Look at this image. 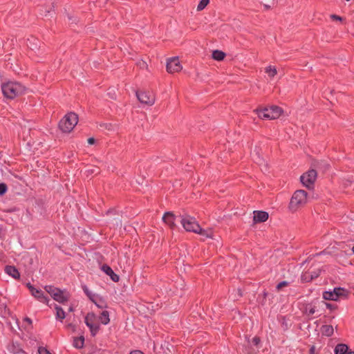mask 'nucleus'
Here are the masks:
<instances>
[{"mask_svg": "<svg viewBox=\"0 0 354 354\" xmlns=\"http://www.w3.org/2000/svg\"><path fill=\"white\" fill-rule=\"evenodd\" d=\"M95 318V315L93 313H88L85 317L84 322L86 325L89 328L91 335L92 337H95L100 329V326L99 324H93L89 322V320L94 321Z\"/></svg>", "mask_w": 354, "mask_h": 354, "instance_id": "obj_9", "label": "nucleus"}, {"mask_svg": "<svg viewBox=\"0 0 354 354\" xmlns=\"http://www.w3.org/2000/svg\"><path fill=\"white\" fill-rule=\"evenodd\" d=\"M316 302L313 301L310 303L303 302L299 303V308L302 313L307 315H313L316 311Z\"/></svg>", "mask_w": 354, "mask_h": 354, "instance_id": "obj_11", "label": "nucleus"}, {"mask_svg": "<svg viewBox=\"0 0 354 354\" xmlns=\"http://www.w3.org/2000/svg\"><path fill=\"white\" fill-rule=\"evenodd\" d=\"M93 303H94V304L96 305V306H97V307H98L99 308H103L106 307V305H105V304H104V301L102 298H100V301H99V302H97V301H96L95 300V302H93Z\"/></svg>", "mask_w": 354, "mask_h": 354, "instance_id": "obj_36", "label": "nucleus"}, {"mask_svg": "<svg viewBox=\"0 0 354 354\" xmlns=\"http://www.w3.org/2000/svg\"><path fill=\"white\" fill-rule=\"evenodd\" d=\"M7 349L10 353L13 354L24 353V351L21 347L20 344L18 342H12L11 344H8Z\"/></svg>", "mask_w": 354, "mask_h": 354, "instance_id": "obj_17", "label": "nucleus"}, {"mask_svg": "<svg viewBox=\"0 0 354 354\" xmlns=\"http://www.w3.org/2000/svg\"><path fill=\"white\" fill-rule=\"evenodd\" d=\"M82 288L84 292L85 293V295H88V293L91 292V291L88 290V287L86 286V285H82Z\"/></svg>", "mask_w": 354, "mask_h": 354, "instance_id": "obj_41", "label": "nucleus"}, {"mask_svg": "<svg viewBox=\"0 0 354 354\" xmlns=\"http://www.w3.org/2000/svg\"><path fill=\"white\" fill-rule=\"evenodd\" d=\"M88 299L92 301V302H95V295H93L91 292L88 293V295H86Z\"/></svg>", "mask_w": 354, "mask_h": 354, "instance_id": "obj_42", "label": "nucleus"}, {"mask_svg": "<svg viewBox=\"0 0 354 354\" xmlns=\"http://www.w3.org/2000/svg\"><path fill=\"white\" fill-rule=\"evenodd\" d=\"M77 122L78 115L73 112H70L60 120L58 127L63 133H70L77 124Z\"/></svg>", "mask_w": 354, "mask_h": 354, "instance_id": "obj_4", "label": "nucleus"}, {"mask_svg": "<svg viewBox=\"0 0 354 354\" xmlns=\"http://www.w3.org/2000/svg\"><path fill=\"white\" fill-rule=\"evenodd\" d=\"M281 326L283 331L288 330L291 326V323L288 322L286 316H281L280 318Z\"/></svg>", "mask_w": 354, "mask_h": 354, "instance_id": "obj_27", "label": "nucleus"}, {"mask_svg": "<svg viewBox=\"0 0 354 354\" xmlns=\"http://www.w3.org/2000/svg\"><path fill=\"white\" fill-rule=\"evenodd\" d=\"M101 270L108 276L110 277L111 279L114 282H118L120 281V276L115 273L112 268L107 264H103L101 266Z\"/></svg>", "mask_w": 354, "mask_h": 354, "instance_id": "obj_15", "label": "nucleus"}, {"mask_svg": "<svg viewBox=\"0 0 354 354\" xmlns=\"http://www.w3.org/2000/svg\"><path fill=\"white\" fill-rule=\"evenodd\" d=\"M318 277V274H309V273H304L301 277V280L302 282H310L313 279L317 278Z\"/></svg>", "mask_w": 354, "mask_h": 354, "instance_id": "obj_26", "label": "nucleus"}, {"mask_svg": "<svg viewBox=\"0 0 354 354\" xmlns=\"http://www.w3.org/2000/svg\"><path fill=\"white\" fill-rule=\"evenodd\" d=\"M179 217L180 218V223L187 232H191L209 237L207 231L201 227L195 218L189 215H180Z\"/></svg>", "mask_w": 354, "mask_h": 354, "instance_id": "obj_1", "label": "nucleus"}, {"mask_svg": "<svg viewBox=\"0 0 354 354\" xmlns=\"http://www.w3.org/2000/svg\"><path fill=\"white\" fill-rule=\"evenodd\" d=\"M28 41H29V44L28 46L33 50L38 49L39 48V41L35 38L32 37L31 39H28Z\"/></svg>", "mask_w": 354, "mask_h": 354, "instance_id": "obj_28", "label": "nucleus"}, {"mask_svg": "<svg viewBox=\"0 0 354 354\" xmlns=\"http://www.w3.org/2000/svg\"><path fill=\"white\" fill-rule=\"evenodd\" d=\"M290 284V282L287 281H282L281 282H279L277 286H276V290L277 292H279L280 290H281V289L284 287H287Z\"/></svg>", "mask_w": 354, "mask_h": 354, "instance_id": "obj_32", "label": "nucleus"}, {"mask_svg": "<svg viewBox=\"0 0 354 354\" xmlns=\"http://www.w3.org/2000/svg\"><path fill=\"white\" fill-rule=\"evenodd\" d=\"M111 212V210H108V211L106 212V214H109V213H110Z\"/></svg>", "mask_w": 354, "mask_h": 354, "instance_id": "obj_54", "label": "nucleus"}, {"mask_svg": "<svg viewBox=\"0 0 354 354\" xmlns=\"http://www.w3.org/2000/svg\"><path fill=\"white\" fill-rule=\"evenodd\" d=\"M309 196L305 190L299 189L294 192L288 207L290 211L295 212L299 207L304 205L308 201Z\"/></svg>", "mask_w": 354, "mask_h": 354, "instance_id": "obj_3", "label": "nucleus"}, {"mask_svg": "<svg viewBox=\"0 0 354 354\" xmlns=\"http://www.w3.org/2000/svg\"><path fill=\"white\" fill-rule=\"evenodd\" d=\"M55 309L56 310V319L62 322L63 319L66 318L65 311L57 304H55Z\"/></svg>", "mask_w": 354, "mask_h": 354, "instance_id": "obj_23", "label": "nucleus"}, {"mask_svg": "<svg viewBox=\"0 0 354 354\" xmlns=\"http://www.w3.org/2000/svg\"><path fill=\"white\" fill-rule=\"evenodd\" d=\"M24 321L28 323L29 324H32V319L28 317H25Z\"/></svg>", "mask_w": 354, "mask_h": 354, "instance_id": "obj_47", "label": "nucleus"}, {"mask_svg": "<svg viewBox=\"0 0 354 354\" xmlns=\"http://www.w3.org/2000/svg\"><path fill=\"white\" fill-rule=\"evenodd\" d=\"M317 176V172L315 169H310L304 173L300 177V181L304 186L308 189L314 188L315 182Z\"/></svg>", "mask_w": 354, "mask_h": 354, "instance_id": "obj_7", "label": "nucleus"}, {"mask_svg": "<svg viewBox=\"0 0 354 354\" xmlns=\"http://www.w3.org/2000/svg\"><path fill=\"white\" fill-rule=\"evenodd\" d=\"M44 289L51 296L57 290H59V288L55 287L54 286L48 285L44 287Z\"/></svg>", "mask_w": 354, "mask_h": 354, "instance_id": "obj_31", "label": "nucleus"}, {"mask_svg": "<svg viewBox=\"0 0 354 354\" xmlns=\"http://www.w3.org/2000/svg\"><path fill=\"white\" fill-rule=\"evenodd\" d=\"M57 293L58 292L55 291L52 295L51 297H53V299H54L55 298V295H57Z\"/></svg>", "mask_w": 354, "mask_h": 354, "instance_id": "obj_48", "label": "nucleus"}, {"mask_svg": "<svg viewBox=\"0 0 354 354\" xmlns=\"http://www.w3.org/2000/svg\"><path fill=\"white\" fill-rule=\"evenodd\" d=\"M26 287L28 288L30 292L35 288L34 286L32 285L30 282L26 283Z\"/></svg>", "mask_w": 354, "mask_h": 354, "instance_id": "obj_46", "label": "nucleus"}, {"mask_svg": "<svg viewBox=\"0 0 354 354\" xmlns=\"http://www.w3.org/2000/svg\"><path fill=\"white\" fill-rule=\"evenodd\" d=\"M260 338L257 336H255L252 338V343L254 345L257 346L260 343Z\"/></svg>", "mask_w": 354, "mask_h": 354, "instance_id": "obj_39", "label": "nucleus"}, {"mask_svg": "<svg viewBox=\"0 0 354 354\" xmlns=\"http://www.w3.org/2000/svg\"><path fill=\"white\" fill-rule=\"evenodd\" d=\"M182 68L178 57H171L167 62L166 68L169 73L179 72Z\"/></svg>", "mask_w": 354, "mask_h": 354, "instance_id": "obj_10", "label": "nucleus"}, {"mask_svg": "<svg viewBox=\"0 0 354 354\" xmlns=\"http://www.w3.org/2000/svg\"><path fill=\"white\" fill-rule=\"evenodd\" d=\"M352 252H353V253L354 254V245H353V248H352Z\"/></svg>", "mask_w": 354, "mask_h": 354, "instance_id": "obj_53", "label": "nucleus"}, {"mask_svg": "<svg viewBox=\"0 0 354 354\" xmlns=\"http://www.w3.org/2000/svg\"><path fill=\"white\" fill-rule=\"evenodd\" d=\"M253 214L254 223H260L266 222L269 218L268 213L265 211L255 210L253 212Z\"/></svg>", "mask_w": 354, "mask_h": 354, "instance_id": "obj_14", "label": "nucleus"}, {"mask_svg": "<svg viewBox=\"0 0 354 354\" xmlns=\"http://www.w3.org/2000/svg\"><path fill=\"white\" fill-rule=\"evenodd\" d=\"M4 271L9 276H11L15 279H20V273L17 268L14 266L7 265L5 266Z\"/></svg>", "mask_w": 354, "mask_h": 354, "instance_id": "obj_16", "label": "nucleus"}, {"mask_svg": "<svg viewBox=\"0 0 354 354\" xmlns=\"http://www.w3.org/2000/svg\"><path fill=\"white\" fill-rule=\"evenodd\" d=\"M136 97L140 103L151 106L155 102V95L149 91H138L136 92Z\"/></svg>", "mask_w": 354, "mask_h": 354, "instance_id": "obj_8", "label": "nucleus"}, {"mask_svg": "<svg viewBox=\"0 0 354 354\" xmlns=\"http://www.w3.org/2000/svg\"><path fill=\"white\" fill-rule=\"evenodd\" d=\"M315 346L314 345L311 346L309 350V354H315Z\"/></svg>", "mask_w": 354, "mask_h": 354, "instance_id": "obj_45", "label": "nucleus"}, {"mask_svg": "<svg viewBox=\"0 0 354 354\" xmlns=\"http://www.w3.org/2000/svg\"><path fill=\"white\" fill-rule=\"evenodd\" d=\"M129 354H145L142 351L140 350H133L130 352Z\"/></svg>", "mask_w": 354, "mask_h": 354, "instance_id": "obj_43", "label": "nucleus"}, {"mask_svg": "<svg viewBox=\"0 0 354 354\" xmlns=\"http://www.w3.org/2000/svg\"><path fill=\"white\" fill-rule=\"evenodd\" d=\"M58 292L57 295H55V298L54 300L60 303V304H64L65 302L68 301L69 299V294L65 293L63 290H62L60 288L59 290H56Z\"/></svg>", "mask_w": 354, "mask_h": 354, "instance_id": "obj_18", "label": "nucleus"}, {"mask_svg": "<svg viewBox=\"0 0 354 354\" xmlns=\"http://www.w3.org/2000/svg\"><path fill=\"white\" fill-rule=\"evenodd\" d=\"M346 354H354V351H353L351 348L350 351H347Z\"/></svg>", "mask_w": 354, "mask_h": 354, "instance_id": "obj_50", "label": "nucleus"}, {"mask_svg": "<svg viewBox=\"0 0 354 354\" xmlns=\"http://www.w3.org/2000/svg\"><path fill=\"white\" fill-rule=\"evenodd\" d=\"M84 337L81 335L80 337H73V346L77 348L80 349L84 347Z\"/></svg>", "mask_w": 354, "mask_h": 354, "instance_id": "obj_22", "label": "nucleus"}, {"mask_svg": "<svg viewBox=\"0 0 354 354\" xmlns=\"http://www.w3.org/2000/svg\"><path fill=\"white\" fill-rule=\"evenodd\" d=\"M39 354H51L47 348L43 346H39L38 348Z\"/></svg>", "mask_w": 354, "mask_h": 354, "instance_id": "obj_37", "label": "nucleus"}, {"mask_svg": "<svg viewBox=\"0 0 354 354\" xmlns=\"http://www.w3.org/2000/svg\"><path fill=\"white\" fill-rule=\"evenodd\" d=\"M8 191V186L4 183H0V196H3Z\"/></svg>", "mask_w": 354, "mask_h": 354, "instance_id": "obj_33", "label": "nucleus"}, {"mask_svg": "<svg viewBox=\"0 0 354 354\" xmlns=\"http://www.w3.org/2000/svg\"><path fill=\"white\" fill-rule=\"evenodd\" d=\"M50 12H51V10H46V13H48V14H49V13H50Z\"/></svg>", "mask_w": 354, "mask_h": 354, "instance_id": "obj_52", "label": "nucleus"}, {"mask_svg": "<svg viewBox=\"0 0 354 354\" xmlns=\"http://www.w3.org/2000/svg\"><path fill=\"white\" fill-rule=\"evenodd\" d=\"M2 294L0 292V295ZM0 315L3 317L8 316L10 315V311L7 306V304L6 301H3L2 299L0 298Z\"/></svg>", "mask_w": 354, "mask_h": 354, "instance_id": "obj_20", "label": "nucleus"}, {"mask_svg": "<svg viewBox=\"0 0 354 354\" xmlns=\"http://www.w3.org/2000/svg\"><path fill=\"white\" fill-rule=\"evenodd\" d=\"M347 351H350V348L345 344H338L334 350L335 354H346Z\"/></svg>", "mask_w": 354, "mask_h": 354, "instance_id": "obj_21", "label": "nucleus"}, {"mask_svg": "<svg viewBox=\"0 0 354 354\" xmlns=\"http://www.w3.org/2000/svg\"><path fill=\"white\" fill-rule=\"evenodd\" d=\"M265 72L268 75V76L271 78L274 77L277 73V68L274 66H269L265 68Z\"/></svg>", "mask_w": 354, "mask_h": 354, "instance_id": "obj_29", "label": "nucleus"}, {"mask_svg": "<svg viewBox=\"0 0 354 354\" xmlns=\"http://www.w3.org/2000/svg\"><path fill=\"white\" fill-rule=\"evenodd\" d=\"M322 335L331 337L333 335L334 329L331 325H323L320 328Z\"/></svg>", "mask_w": 354, "mask_h": 354, "instance_id": "obj_19", "label": "nucleus"}, {"mask_svg": "<svg viewBox=\"0 0 354 354\" xmlns=\"http://www.w3.org/2000/svg\"><path fill=\"white\" fill-rule=\"evenodd\" d=\"M87 141H88V145H91L95 144V139L94 138L91 137V138H89Z\"/></svg>", "mask_w": 354, "mask_h": 354, "instance_id": "obj_44", "label": "nucleus"}, {"mask_svg": "<svg viewBox=\"0 0 354 354\" xmlns=\"http://www.w3.org/2000/svg\"><path fill=\"white\" fill-rule=\"evenodd\" d=\"M349 294V290L344 288L336 287L333 291H324L322 296L324 300L337 301L340 298L348 299Z\"/></svg>", "mask_w": 354, "mask_h": 354, "instance_id": "obj_6", "label": "nucleus"}, {"mask_svg": "<svg viewBox=\"0 0 354 354\" xmlns=\"http://www.w3.org/2000/svg\"><path fill=\"white\" fill-rule=\"evenodd\" d=\"M66 328L68 329H71L73 333L76 331V326L72 323L66 324Z\"/></svg>", "mask_w": 354, "mask_h": 354, "instance_id": "obj_38", "label": "nucleus"}, {"mask_svg": "<svg viewBox=\"0 0 354 354\" xmlns=\"http://www.w3.org/2000/svg\"><path fill=\"white\" fill-rule=\"evenodd\" d=\"M68 19H69V20H70V21H72V23L75 22V21H76V20H75V19H73V18H72V17H68Z\"/></svg>", "mask_w": 354, "mask_h": 354, "instance_id": "obj_51", "label": "nucleus"}, {"mask_svg": "<svg viewBox=\"0 0 354 354\" xmlns=\"http://www.w3.org/2000/svg\"><path fill=\"white\" fill-rule=\"evenodd\" d=\"M209 3V0H200L198 6L197 10L201 11L203 10Z\"/></svg>", "mask_w": 354, "mask_h": 354, "instance_id": "obj_30", "label": "nucleus"}, {"mask_svg": "<svg viewBox=\"0 0 354 354\" xmlns=\"http://www.w3.org/2000/svg\"><path fill=\"white\" fill-rule=\"evenodd\" d=\"M268 293L266 290H264L263 292V300L261 301V304L262 305H264L265 301L266 300V297L268 296Z\"/></svg>", "mask_w": 354, "mask_h": 354, "instance_id": "obj_40", "label": "nucleus"}, {"mask_svg": "<svg viewBox=\"0 0 354 354\" xmlns=\"http://www.w3.org/2000/svg\"><path fill=\"white\" fill-rule=\"evenodd\" d=\"M1 90L5 97L12 100L24 94L26 87L19 82H8L1 85Z\"/></svg>", "mask_w": 354, "mask_h": 354, "instance_id": "obj_2", "label": "nucleus"}, {"mask_svg": "<svg viewBox=\"0 0 354 354\" xmlns=\"http://www.w3.org/2000/svg\"><path fill=\"white\" fill-rule=\"evenodd\" d=\"M99 319L102 324H108L110 322L109 311L103 310L99 316Z\"/></svg>", "mask_w": 354, "mask_h": 354, "instance_id": "obj_25", "label": "nucleus"}, {"mask_svg": "<svg viewBox=\"0 0 354 354\" xmlns=\"http://www.w3.org/2000/svg\"><path fill=\"white\" fill-rule=\"evenodd\" d=\"M30 293L32 296H33L39 301L49 306L48 303L50 299L44 295V292L41 289L34 288L32 290H31Z\"/></svg>", "mask_w": 354, "mask_h": 354, "instance_id": "obj_13", "label": "nucleus"}, {"mask_svg": "<svg viewBox=\"0 0 354 354\" xmlns=\"http://www.w3.org/2000/svg\"><path fill=\"white\" fill-rule=\"evenodd\" d=\"M177 216L172 212H166L162 216V221L167 225L169 226L171 230H174L176 227L175 221Z\"/></svg>", "mask_w": 354, "mask_h": 354, "instance_id": "obj_12", "label": "nucleus"}, {"mask_svg": "<svg viewBox=\"0 0 354 354\" xmlns=\"http://www.w3.org/2000/svg\"><path fill=\"white\" fill-rule=\"evenodd\" d=\"M322 302L325 304L326 307L328 309H329L330 311L337 310L338 308V306L337 304L327 303V302H325V301H322Z\"/></svg>", "mask_w": 354, "mask_h": 354, "instance_id": "obj_34", "label": "nucleus"}, {"mask_svg": "<svg viewBox=\"0 0 354 354\" xmlns=\"http://www.w3.org/2000/svg\"><path fill=\"white\" fill-rule=\"evenodd\" d=\"M74 311V308L73 306H70L69 308H68V312H73Z\"/></svg>", "mask_w": 354, "mask_h": 354, "instance_id": "obj_49", "label": "nucleus"}, {"mask_svg": "<svg viewBox=\"0 0 354 354\" xmlns=\"http://www.w3.org/2000/svg\"><path fill=\"white\" fill-rule=\"evenodd\" d=\"M226 55L224 52L219 50H214L212 52V57L214 60L222 61L225 59Z\"/></svg>", "mask_w": 354, "mask_h": 354, "instance_id": "obj_24", "label": "nucleus"}, {"mask_svg": "<svg viewBox=\"0 0 354 354\" xmlns=\"http://www.w3.org/2000/svg\"><path fill=\"white\" fill-rule=\"evenodd\" d=\"M256 111L261 119L274 120L281 115L283 110L278 106H272L270 108L257 109Z\"/></svg>", "mask_w": 354, "mask_h": 354, "instance_id": "obj_5", "label": "nucleus"}, {"mask_svg": "<svg viewBox=\"0 0 354 354\" xmlns=\"http://www.w3.org/2000/svg\"><path fill=\"white\" fill-rule=\"evenodd\" d=\"M330 19L333 21H341V22H343L345 21V19L339 16V15H337L335 14H332L330 15Z\"/></svg>", "mask_w": 354, "mask_h": 354, "instance_id": "obj_35", "label": "nucleus"}]
</instances>
